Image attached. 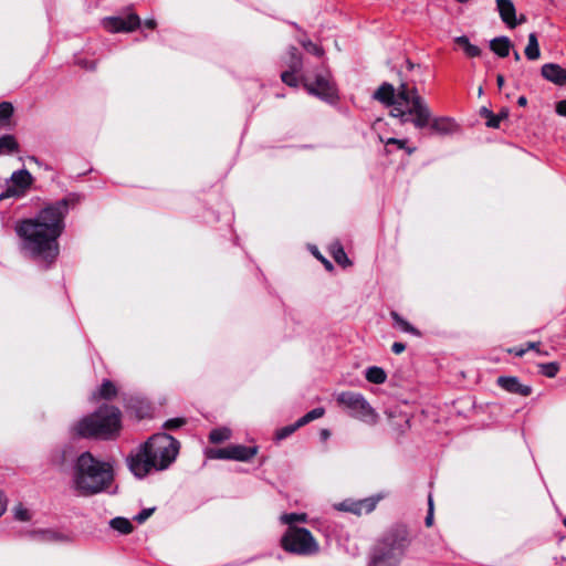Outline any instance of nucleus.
I'll list each match as a JSON object with an SVG mask.
<instances>
[{
    "instance_id": "nucleus-1",
    "label": "nucleus",
    "mask_w": 566,
    "mask_h": 566,
    "mask_svg": "<svg viewBox=\"0 0 566 566\" xmlns=\"http://www.w3.org/2000/svg\"><path fill=\"white\" fill-rule=\"evenodd\" d=\"M82 199V195L70 192L46 205L35 217L18 222L15 232L21 240V251L44 269L50 268L60 253L59 238L65 229V217L70 208L78 205Z\"/></svg>"
},
{
    "instance_id": "nucleus-2",
    "label": "nucleus",
    "mask_w": 566,
    "mask_h": 566,
    "mask_svg": "<svg viewBox=\"0 0 566 566\" xmlns=\"http://www.w3.org/2000/svg\"><path fill=\"white\" fill-rule=\"evenodd\" d=\"M374 98L390 106V116L398 118L400 124L412 123L418 129L429 124L431 111L416 86L400 83L395 88L390 83H382L374 93Z\"/></svg>"
},
{
    "instance_id": "nucleus-3",
    "label": "nucleus",
    "mask_w": 566,
    "mask_h": 566,
    "mask_svg": "<svg viewBox=\"0 0 566 566\" xmlns=\"http://www.w3.org/2000/svg\"><path fill=\"white\" fill-rule=\"evenodd\" d=\"M179 449L177 439L166 432H158L133 450L126 463L134 476L143 479L153 471L167 470L176 461Z\"/></svg>"
},
{
    "instance_id": "nucleus-4",
    "label": "nucleus",
    "mask_w": 566,
    "mask_h": 566,
    "mask_svg": "<svg viewBox=\"0 0 566 566\" xmlns=\"http://www.w3.org/2000/svg\"><path fill=\"white\" fill-rule=\"evenodd\" d=\"M115 479L111 462L94 457L84 451L73 462L71 488L78 496H93L101 493H116L111 491Z\"/></svg>"
},
{
    "instance_id": "nucleus-5",
    "label": "nucleus",
    "mask_w": 566,
    "mask_h": 566,
    "mask_svg": "<svg viewBox=\"0 0 566 566\" xmlns=\"http://www.w3.org/2000/svg\"><path fill=\"white\" fill-rule=\"evenodd\" d=\"M410 543L411 538L405 525L390 527L371 548L368 566H399Z\"/></svg>"
},
{
    "instance_id": "nucleus-6",
    "label": "nucleus",
    "mask_w": 566,
    "mask_h": 566,
    "mask_svg": "<svg viewBox=\"0 0 566 566\" xmlns=\"http://www.w3.org/2000/svg\"><path fill=\"white\" fill-rule=\"evenodd\" d=\"M120 427V411L114 406L104 405L92 415L75 422L71 431L81 438L111 439Z\"/></svg>"
},
{
    "instance_id": "nucleus-7",
    "label": "nucleus",
    "mask_w": 566,
    "mask_h": 566,
    "mask_svg": "<svg viewBox=\"0 0 566 566\" xmlns=\"http://www.w3.org/2000/svg\"><path fill=\"white\" fill-rule=\"evenodd\" d=\"M281 545L284 551L302 556L315 555L319 551L318 543L304 527H289L282 536Z\"/></svg>"
},
{
    "instance_id": "nucleus-8",
    "label": "nucleus",
    "mask_w": 566,
    "mask_h": 566,
    "mask_svg": "<svg viewBox=\"0 0 566 566\" xmlns=\"http://www.w3.org/2000/svg\"><path fill=\"white\" fill-rule=\"evenodd\" d=\"M338 406L345 408L348 415L366 423H376L378 415L360 392L342 391L336 395Z\"/></svg>"
},
{
    "instance_id": "nucleus-9",
    "label": "nucleus",
    "mask_w": 566,
    "mask_h": 566,
    "mask_svg": "<svg viewBox=\"0 0 566 566\" xmlns=\"http://www.w3.org/2000/svg\"><path fill=\"white\" fill-rule=\"evenodd\" d=\"M302 83L311 95L317 96L325 102L333 103L338 97L337 90L328 72L317 73L314 82H311L307 76L302 75Z\"/></svg>"
},
{
    "instance_id": "nucleus-10",
    "label": "nucleus",
    "mask_w": 566,
    "mask_h": 566,
    "mask_svg": "<svg viewBox=\"0 0 566 566\" xmlns=\"http://www.w3.org/2000/svg\"><path fill=\"white\" fill-rule=\"evenodd\" d=\"M105 30L112 33L132 32L142 25L139 15L130 10L102 20Z\"/></svg>"
},
{
    "instance_id": "nucleus-11",
    "label": "nucleus",
    "mask_w": 566,
    "mask_h": 566,
    "mask_svg": "<svg viewBox=\"0 0 566 566\" xmlns=\"http://www.w3.org/2000/svg\"><path fill=\"white\" fill-rule=\"evenodd\" d=\"M12 186H9L4 191L0 193V201L11 198L20 197L24 195L25 190L29 189L33 182V177L27 169H20L13 171L10 177Z\"/></svg>"
},
{
    "instance_id": "nucleus-12",
    "label": "nucleus",
    "mask_w": 566,
    "mask_h": 566,
    "mask_svg": "<svg viewBox=\"0 0 566 566\" xmlns=\"http://www.w3.org/2000/svg\"><path fill=\"white\" fill-rule=\"evenodd\" d=\"M380 495L369 496L366 499L354 500L346 499L337 504H335V509L342 512L353 513L355 515L368 514L373 512L378 502L380 501Z\"/></svg>"
},
{
    "instance_id": "nucleus-13",
    "label": "nucleus",
    "mask_w": 566,
    "mask_h": 566,
    "mask_svg": "<svg viewBox=\"0 0 566 566\" xmlns=\"http://www.w3.org/2000/svg\"><path fill=\"white\" fill-rule=\"evenodd\" d=\"M17 537H28L32 541L38 542H60V543H69L72 541L71 536L59 531L53 530H29V531H19L15 535Z\"/></svg>"
},
{
    "instance_id": "nucleus-14",
    "label": "nucleus",
    "mask_w": 566,
    "mask_h": 566,
    "mask_svg": "<svg viewBox=\"0 0 566 566\" xmlns=\"http://www.w3.org/2000/svg\"><path fill=\"white\" fill-rule=\"evenodd\" d=\"M496 9L501 20L510 29H514L516 25L525 21L523 15L520 20L516 19V9L512 0H496Z\"/></svg>"
},
{
    "instance_id": "nucleus-15",
    "label": "nucleus",
    "mask_w": 566,
    "mask_h": 566,
    "mask_svg": "<svg viewBox=\"0 0 566 566\" xmlns=\"http://www.w3.org/2000/svg\"><path fill=\"white\" fill-rule=\"evenodd\" d=\"M496 384L510 394L527 397L532 394V387L524 385L515 376H500Z\"/></svg>"
},
{
    "instance_id": "nucleus-16",
    "label": "nucleus",
    "mask_w": 566,
    "mask_h": 566,
    "mask_svg": "<svg viewBox=\"0 0 566 566\" xmlns=\"http://www.w3.org/2000/svg\"><path fill=\"white\" fill-rule=\"evenodd\" d=\"M542 76L554 83L555 85L563 86L566 84V70L556 63H546L541 69Z\"/></svg>"
},
{
    "instance_id": "nucleus-17",
    "label": "nucleus",
    "mask_w": 566,
    "mask_h": 566,
    "mask_svg": "<svg viewBox=\"0 0 566 566\" xmlns=\"http://www.w3.org/2000/svg\"><path fill=\"white\" fill-rule=\"evenodd\" d=\"M426 127H429L432 134L444 136L454 133L457 129V124L450 117H432L431 115L429 124Z\"/></svg>"
},
{
    "instance_id": "nucleus-18",
    "label": "nucleus",
    "mask_w": 566,
    "mask_h": 566,
    "mask_svg": "<svg viewBox=\"0 0 566 566\" xmlns=\"http://www.w3.org/2000/svg\"><path fill=\"white\" fill-rule=\"evenodd\" d=\"M258 453V447H247L242 444H231V460L247 462Z\"/></svg>"
},
{
    "instance_id": "nucleus-19",
    "label": "nucleus",
    "mask_w": 566,
    "mask_h": 566,
    "mask_svg": "<svg viewBox=\"0 0 566 566\" xmlns=\"http://www.w3.org/2000/svg\"><path fill=\"white\" fill-rule=\"evenodd\" d=\"M512 42L505 35L494 38L490 41L491 51H493L500 57H506L510 54Z\"/></svg>"
},
{
    "instance_id": "nucleus-20",
    "label": "nucleus",
    "mask_w": 566,
    "mask_h": 566,
    "mask_svg": "<svg viewBox=\"0 0 566 566\" xmlns=\"http://www.w3.org/2000/svg\"><path fill=\"white\" fill-rule=\"evenodd\" d=\"M379 139L381 143L385 144L386 154L392 153V149L390 147H396V149L405 150L408 155H412L417 149L416 147L408 146L407 139H398L394 137L384 139L381 136H379Z\"/></svg>"
},
{
    "instance_id": "nucleus-21",
    "label": "nucleus",
    "mask_w": 566,
    "mask_h": 566,
    "mask_svg": "<svg viewBox=\"0 0 566 566\" xmlns=\"http://www.w3.org/2000/svg\"><path fill=\"white\" fill-rule=\"evenodd\" d=\"M390 317L394 322V326L399 328L401 332L415 336H420V332L416 327H413L408 321H406L398 312L391 311Z\"/></svg>"
},
{
    "instance_id": "nucleus-22",
    "label": "nucleus",
    "mask_w": 566,
    "mask_h": 566,
    "mask_svg": "<svg viewBox=\"0 0 566 566\" xmlns=\"http://www.w3.org/2000/svg\"><path fill=\"white\" fill-rule=\"evenodd\" d=\"M481 114L486 118L488 127L499 128L501 120L509 117V109H502L499 114H493L486 107H482Z\"/></svg>"
},
{
    "instance_id": "nucleus-23",
    "label": "nucleus",
    "mask_w": 566,
    "mask_h": 566,
    "mask_svg": "<svg viewBox=\"0 0 566 566\" xmlns=\"http://www.w3.org/2000/svg\"><path fill=\"white\" fill-rule=\"evenodd\" d=\"M286 66L289 67L287 71L297 72L300 73L303 67V60L302 55L298 52V50L294 46H291L287 52V60L285 61Z\"/></svg>"
},
{
    "instance_id": "nucleus-24",
    "label": "nucleus",
    "mask_w": 566,
    "mask_h": 566,
    "mask_svg": "<svg viewBox=\"0 0 566 566\" xmlns=\"http://www.w3.org/2000/svg\"><path fill=\"white\" fill-rule=\"evenodd\" d=\"M524 53L525 56L531 61L537 60L541 56L537 34L535 32L528 34V43Z\"/></svg>"
},
{
    "instance_id": "nucleus-25",
    "label": "nucleus",
    "mask_w": 566,
    "mask_h": 566,
    "mask_svg": "<svg viewBox=\"0 0 566 566\" xmlns=\"http://www.w3.org/2000/svg\"><path fill=\"white\" fill-rule=\"evenodd\" d=\"M366 379L376 385H381L386 381L387 375L381 367L370 366L365 371Z\"/></svg>"
},
{
    "instance_id": "nucleus-26",
    "label": "nucleus",
    "mask_w": 566,
    "mask_h": 566,
    "mask_svg": "<svg viewBox=\"0 0 566 566\" xmlns=\"http://www.w3.org/2000/svg\"><path fill=\"white\" fill-rule=\"evenodd\" d=\"M19 150V144L13 135L7 134L0 137V155L12 154Z\"/></svg>"
},
{
    "instance_id": "nucleus-27",
    "label": "nucleus",
    "mask_w": 566,
    "mask_h": 566,
    "mask_svg": "<svg viewBox=\"0 0 566 566\" xmlns=\"http://www.w3.org/2000/svg\"><path fill=\"white\" fill-rule=\"evenodd\" d=\"M109 526L120 534H129L134 528L132 522L128 518L120 516L112 518L109 521Z\"/></svg>"
},
{
    "instance_id": "nucleus-28",
    "label": "nucleus",
    "mask_w": 566,
    "mask_h": 566,
    "mask_svg": "<svg viewBox=\"0 0 566 566\" xmlns=\"http://www.w3.org/2000/svg\"><path fill=\"white\" fill-rule=\"evenodd\" d=\"M231 438V430L227 427L216 428L210 431L209 440L212 443H221Z\"/></svg>"
},
{
    "instance_id": "nucleus-29",
    "label": "nucleus",
    "mask_w": 566,
    "mask_h": 566,
    "mask_svg": "<svg viewBox=\"0 0 566 566\" xmlns=\"http://www.w3.org/2000/svg\"><path fill=\"white\" fill-rule=\"evenodd\" d=\"M324 413H325L324 408H322V407L314 408L298 419V426L303 427V426L310 423L311 421L323 417Z\"/></svg>"
},
{
    "instance_id": "nucleus-30",
    "label": "nucleus",
    "mask_w": 566,
    "mask_h": 566,
    "mask_svg": "<svg viewBox=\"0 0 566 566\" xmlns=\"http://www.w3.org/2000/svg\"><path fill=\"white\" fill-rule=\"evenodd\" d=\"M209 459L231 460L230 446L226 448H212L207 451Z\"/></svg>"
},
{
    "instance_id": "nucleus-31",
    "label": "nucleus",
    "mask_w": 566,
    "mask_h": 566,
    "mask_svg": "<svg viewBox=\"0 0 566 566\" xmlns=\"http://www.w3.org/2000/svg\"><path fill=\"white\" fill-rule=\"evenodd\" d=\"M12 514L14 520L20 522H29L32 518V513L22 503L17 504L12 509Z\"/></svg>"
},
{
    "instance_id": "nucleus-32",
    "label": "nucleus",
    "mask_w": 566,
    "mask_h": 566,
    "mask_svg": "<svg viewBox=\"0 0 566 566\" xmlns=\"http://www.w3.org/2000/svg\"><path fill=\"white\" fill-rule=\"evenodd\" d=\"M98 395L101 398L104 399L113 398L114 396H116L115 385L111 380L105 379L98 389Z\"/></svg>"
},
{
    "instance_id": "nucleus-33",
    "label": "nucleus",
    "mask_w": 566,
    "mask_h": 566,
    "mask_svg": "<svg viewBox=\"0 0 566 566\" xmlns=\"http://www.w3.org/2000/svg\"><path fill=\"white\" fill-rule=\"evenodd\" d=\"M301 427L302 426H298V420H297L293 424H289V426H285L283 428L276 430V432H275V440L276 441H282V440L289 438L292 433H294Z\"/></svg>"
},
{
    "instance_id": "nucleus-34",
    "label": "nucleus",
    "mask_w": 566,
    "mask_h": 566,
    "mask_svg": "<svg viewBox=\"0 0 566 566\" xmlns=\"http://www.w3.org/2000/svg\"><path fill=\"white\" fill-rule=\"evenodd\" d=\"M297 74V72L284 71L281 73V80L291 87H297L298 83L302 82V76L298 77Z\"/></svg>"
},
{
    "instance_id": "nucleus-35",
    "label": "nucleus",
    "mask_w": 566,
    "mask_h": 566,
    "mask_svg": "<svg viewBox=\"0 0 566 566\" xmlns=\"http://www.w3.org/2000/svg\"><path fill=\"white\" fill-rule=\"evenodd\" d=\"M305 521H306L305 514L286 513L281 516V522L283 524L289 525V527H294L293 524L296 522H305Z\"/></svg>"
},
{
    "instance_id": "nucleus-36",
    "label": "nucleus",
    "mask_w": 566,
    "mask_h": 566,
    "mask_svg": "<svg viewBox=\"0 0 566 566\" xmlns=\"http://www.w3.org/2000/svg\"><path fill=\"white\" fill-rule=\"evenodd\" d=\"M539 370H541V374L548 377V378H553L557 375L558 370H559V365L557 363H545V364H541L539 365Z\"/></svg>"
},
{
    "instance_id": "nucleus-37",
    "label": "nucleus",
    "mask_w": 566,
    "mask_h": 566,
    "mask_svg": "<svg viewBox=\"0 0 566 566\" xmlns=\"http://www.w3.org/2000/svg\"><path fill=\"white\" fill-rule=\"evenodd\" d=\"M13 114V106L9 102L0 103V122L8 120Z\"/></svg>"
},
{
    "instance_id": "nucleus-38",
    "label": "nucleus",
    "mask_w": 566,
    "mask_h": 566,
    "mask_svg": "<svg viewBox=\"0 0 566 566\" xmlns=\"http://www.w3.org/2000/svg\"><path fill=\"white\" fill-rule=\"evenodd\" d=\"M301 44L307 52L316 56H322L324 54V50L317 44L313 43L311 40L302 41Z\"/></svg>"
},
{
    "instance_id": "nucleus-39",
    "label": "nucleus",
    "mask_w": 566,
    "mask_h": 566,
    "mask_svg": "<svg viewBox=\"0 0 566 566\" xmlns=\"http://www.w3.org/2000/svg\"><path fill=\"white\" fill-rule=\"evenodd\" d=\"M186 423V420L184 418H172L165 421L163 424V428L166 430H176L180 427H182Z\"/></svg>"
},
{
    "instance_id": "nucleus-40",
    "label": "nucleus",
    "mask_w": 566,
    "mask_h": 566,
    "mask_svg": "<svg viewBox=\"0 0 566 566\" xmlns=\"http://www.w3.org/2000/svg\"><path fill=\"white\" fill-rule=\"evenodd\" d=\"M154 511H155V507L144 509L138 514H136L134 516V520L137 523L142 524V523H144L146 520H148L151 516Z\"/></svg>"
},
{
    "instance_id": "nucleus-41",
    "label": "nucleus",
    "mask_w": 566,
    "mask_h": 566,
    "mask_svg": "<svg viewBox=\"0 0 566 566\" xmlns=\"http://www.w3.org/2000/svg\"><path fill=\"white\" fill-rule=\"evenodd\" d=\"M333 255H334L335 261L338 264H345L348 262V258L342 247H338L337 249H335L333 251Z\"/></svg>"
},
{
    "instance_id": "nucleus-42",
    "label": "nucleus",
    "mask_w": 566,
    "mask_h": 566,
    "mask_svg": "<svg viewBox=\"0 0 566 566\" xmlns=\"http://www.w3.org/2000/svg\"><path fill=\"white\" fill-rule=\"evenodd\" d=\"M463 51L469 57H478L481 55L482 52L478 45H474L472 43H469Z\"/></svg>"
},
{
    "instance_id": "nucleus-43",
    "label": "nucleus",
    "mask_w": 566,
    "mask_h": 566,
    "mask_svg": "<svg viewBox=\"0 0 566 566\" xmlns=\"http://www.w3.org/2000/svg\"><path fill=\"white\" fill-rule=\"evenodd\" d=\"M428 504H429V510H428V514L426 516L424 523L427 526H431L433 523V502H432L431 496H429Z\"/></svg>"
},
{
    "instance_id": "nucleus-44",
    "label": "nucleus",
    "mask_w": 566,
    "mask_h": 566,
    "mask_svg": "<svg viewBox=\"0 0 566 566\" xmlns=\"http://www.w3.org/2000/svg\"><path fill=\"white\" fill-rule=\"evenodd\" d=\"M8 499L2 490H0V517L7 511Z\"/></svg>"
},
{
    "instance_id": "nucleus-45",
    "label": "nucleus",
    "mask_w": 566,
    "mask_h": 566,
    "mask_svg": "<svg viewBox=\"0 0 566 566\" xmlns=\"http://www.w3.org/2000/svg\"><path fill=\"white\" fill-rule=\"evenodd\" d=\"M555 111L559 116L566 117V98L556 103Z\"/></svg>"
},
{
    "instance_id": "nucleus-46",
    "label": "nucleus",
    "mask_w": 566,
    "mask_h": 566,
    "mask_svg": "<svg viewBox=\"0 0 566 566\" xmlns=\"http://www.w3.org/2000/svg\"><path fill=\"white\" fill-rule=\"evenodd\" d=\"M76 64L86 70H91V71L95 70V67H96L95 62H88L83 59H76Z\"/></svg>"
},
{
    "instance_id": "nucleus-47",
    "label": "nucleus",
    "mask_w": 566,
    "mask_h": 566,
    "mask_svg": "<svg viewBox=\"0 0 566 566\" xmlns=\"http://www.w3.org/2000/svg\"><path fill=\"white\" fill-rule=\"evenodd\" d=\"M454 42H455L459 46H461L463 50H464V48H465L469 43H471V42L469 41V38H468L467 35H460V36H457V38L454 39Z\"/></svg>"
},
{
    "instance_id": "nucleus-48",
    "label": "nucleus",
    "mask_w": 566,
    "mask_h": 566,
    "mask_svg": "<svg viewBox=\"0 0 566 566\" xmlns=\"http://www.w3.org/2000/svg\"><path fill=\"white\" fill-rule=\"evenodd\" d=\"M405 349H406V345L400 342H395L391 346V350L397 355L401 354Z\"/></svg>"
},
{
    "instance_id": "nucleus-49",
    "label": "nucleus",
    "mask_w": 566,
    "mask_h": 566,
    "mask_svg": "<svg viewBox=\"0 0 566 566\" xmlns=\"http://www.w3.org/2000/svg\"><path fill=\"white\" fill-rule=\"evenodd\" d=\"M143 25L145 28H147V29L153 30V29L156 28L157 23H156V21L154 19H147V20L144 21Z\"/></svg>"
},
{
    "instance_id": "nucleus-50",
    "label": "nucleus",
    "mask_w": 566,
    "mask_h": 566,
    "mask_svg": "<svg viewBox=\"0 0 566 566\" xmlns=\"http://www.w3.org/2000/svg\"><path fill=\"white\" fill-rule=\"evenodd\" d=\"M30 160H31V161H33V163H35L39 167H43L45 170L51 169V168L49 167V165H44V164H43L39 158H36V157H34V156L30 157Z\"/></svg>"
},
{
    "instance_id": "nucleus-51",
    "label": "nucleus",
    "mask_w": 566,
    "mask_h": 566,
    "mask_svg": "<svg viewBox=\"0 0 566 566\" xmlns=\"http://www.w3.org/2000/svg\"><path fill=\"white\" fill-rule=\"evenodd\" d=\"M517 105L521 107H525L527 105V98L522 95L517 98Z\"/></svg>"
},
{
    "instance_id": "nucleus-52",
    "label": "nucleus",
    "mask_w": 566,
    "mask_h": 566,
    "mask_svg": "<svg viewBox=\"0 0 566 566\" xmlns=\"http://www.w3.org/2000/svg\"><path fill=\"white\" fill-rule=\"evenodd\" d=\"M496 83H497L499 88L503 87V85H504V76L502 74H499L496 76Z\"/></svg>"
},
{
    "instance_id": "nucleus-53",
    "label": "nucleus",
    "mask_w": 566,
    "mask_h": 566,
    "mask_svg": "<svg viewBox=\"0 0 566 566\" xmlns=\"http://www.w3.org/2000/svg\"><path fill=\"white\" fill-rule=\"evenodd\" d=\"M512 352H513L516 356H520V357H521V356H523V355L527 352V349H526V348H520V349H514V350H512Z\"/></svg>"
},
{
    "instance_id": "nucleus-54",
    "label": "nucleus",
    "mask_w": 566,
    "mask_h": 566,
    "mask_svg": "<svg viewBox=\"0 0 566 566\" xmlns=\"http://www.w3.org/2000/svg\"><path fill=\"white\" fill-rule=\"evenodd\" d=\"M329 434L331 433H329V431L327 429H323L321 431V437H322L323 440H326L327 438H329Z\"/></svg>"
},
{
    "instance_id": "nucleus-55",
    "label": "nucleus",
    "mask_w": 566,
    "mask_h": 566,
    "mask_svg": "<svg viewBox=\"0 0 566 566\" xmlns=\"http://www.w3.org/2000/svg\"><path fill=\"white\" fill-rule=\"evenodd\" d=\"M539 343H528L526 349H536Z\"/></svg>"
},
{
    "instance_id": "nucleus-56",
    "label": "nucleus",
    "mask_w": 566,
    "mask_h": 566,
    "mask_svg": "<svg viewBox=\"0 0 566 566\" xmlns=\"http://www.w3.org/2000/svg\"><path fill=\"white\" fill-rule=\"evenodd\" d=\"M323 262H324V264L326 265L327 269H332L333 268V264L329 261L323 259Z\"/></svg>"
},
{
    "instance_id": "nucleus-57",
    "label": "nucleus",
    "mask_w": 566,
    "mask_h": 566,
    "mask_svg": "<svg viewBox=\"0 0 566 566\" xmlns=\"http://www.w3.org/2000/svg\"><path fill=\"white\" fill-rule=\"evenodd\" d=\"M514 60L515 61H520L521 60V54L517 51L514 52Z\"/></svg>"
},
{
    "instance_id": "nucleus-58",
    "label": "nucleus",
    "mask_w": 566,
    "mask_h": 566,
    "mask_svg": "<svg viewBox=\"0 0 566 566\" xmlns=\"http://www.w3.org/2000/svg\"><path fill=\"white\" fill-rule=\"evenodd\" d=\"M564 524H565V526H566V520L564 521Z\"/></svg>"
}]
</instances>
